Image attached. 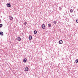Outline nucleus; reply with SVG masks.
<instances>
[{"label":"nucleus","mask_w":78,"mask_h":78,"mask_svg":"<svg viewBox=\"0 0 78 78\" xmlns=\"http://www.w3.org/2000/svg\"><path fill=\"white\" fill-rule=\"evenodd\" d=\"M7 6V7H9V8H10L11 7V4L9 3H8L6 4Z\"/></svg>","instance_id":"1"},{"label":"nucleus","mask_w":78,"mask_h":78,"mask_svg":"<svg viewBox=\"0 0 78 78\" xmlns=\"http://www.w3.org/2000/svg\"><path fill=\"white\" fill-rule=\"evenodd\" d=\"M42 27L43 29H45V24H43L42 25Z\"/></svg>","instance_id":"2"},{"label":"nucleus","mask_w":78,"mask_h":78,"mask_svg":"<svg viewBox=\"0 0 78 78\" xmlns=\"http://www.w3.org/2000/svg\"><path fill=\"white\" fill-rule=\"evenodd\" d=\"M17 41H21V38H20V37H18V39H17Z\"/></svg>","instance_id":"3"},{"label":"nucleus","mask_w":78,"mask_h":78,"mask_svg":"<svg viewBox=\"0 0 78 78\" xmlns=\"http://www.w3.org/2000/svg\"><path fill=\"white\" fill-rule=\"evenodd\" d=\"M9 19L10 20H12L13 19V17H12V16H9Z\"/></svg>","instance_id":"4"},{"label":"nucleus","mask_w":78,"mask_h":78,"mask_svg":"<svg viewBox=\"0 0 78 78\" xmlns=\"http://www.w3.org/2000/svg\"><path fill=\"white\" fill-rule=\"evenodd\" d=\"M59 44H62V40H60L59 42Z\"/></svg>","instance_id":"5"},{"label":"nucleus","mask_w":78,"mask_h":78,"mask_svg":"<svg viewBox=\"0 0 78 78\" xmlns=\"http://www.w3.org/2000/svg\"><path fill=\"white\" fill-rule=\"evenodd\" d=\"M29 40H31L32 39V36L31 35L29 36Z\"/></svg>","instance_id":"6"},{"label":"nucleus","mask_w":78,"mask_h":78,"mask_svg":"<svg viewBox=\"0 0 78 78\" xmlns=\"http://www.w3.org/2000/svg\"><path fill=\"white\" fill-rule=\"evenodd\" d=\"M27 58H24L23 60V62H27Z\"/></svg>","instance_id":"7"},{"label":"nucleus","mask_w":78,"mask_h":78,"mask_svg":"<svg viewBox=\"0 0 78 78\" xmlns=\"http://www.w3.org/2000/svg\"><path fill=\"white\" fill-rule=\"evenodd\" d=\"M25 71H28V67H26V68H25Z\"/></svg>","instance_id":"8"},{"label":"nucleus","mask_w":78,"mask_h":78,"mask_svg":"<svg viewBox=\"0 0 78 78\" xmlns=\"http://www.w3.org/2000/svg\"><path fill=\"white\" fill-rule=\"evenodd\" d=\"M0 34L1 36H3V32H1Z\"/></svg>","instance_id":"9"},{"label":"nucleus","mask_w":78,"mask_h":78,"mask_svg":"<svg viewBox=\"0 0 78 78\" xmlns=\"http://www.w3.org/2000/svg\"><path fill=\"white\" fill-rule=\"evenodd\" d=\"M48 27H49V28H50V27H51V25L50 24H48Z\"/></svg>","instance_id":"10"},{"label":"nucleus","mask_w":78,"mask_h":78,"mask_svg":"<svg viewBox=\"0 0 78 78\" xmlns=\"http://www.w3.org/2000/svg\"><path fill=\"white\" fill-rule=\"evenodd\" d=\"M34 34H37V31L34 30Z\"/></svg>","instance_id":"11"},{"label":"nucleus","mask_w":78,"mask_h":78,"mask_svg":"<svg viewBox=\"0 0 78 78\" xmlns=\"http://www.w3.org/2000/svg\"><path fill=\"white\" fill-rule=\"evenodd\" d=\"M3 27V24H0V28H2Z\"/></svg>","instance_id":"12"},{"label":"nucleus","mask_w":78,"mask_h":78,"mask_svg":"<svg viewBox=\"0 0 78 78\" xmlns=\"http://www.w3.org/2000/svg\"><path fill=\"white\" fill-rule=\"evenodd\" d=\"M54 24H55V25H56V22L55 21H54L53 22Z\"/></svg>","instance_id":"13"},{"label":"nucleus","mask_w":78,"mask_h":78,"mask_svg":"<svg viewBox=\"0 0 78 78\" xmlns=\"http://www.w3.org/2000/svg\"><path fill=\"white\" fill-rule=\"evenodd\" d=\"M76 63H78V59H76Z\"/></svg>","instance_id":"14"},{"label":"nucleus","mask_w":78,"mask_h":78,"mask_svg":"<svg viewBox=\"0 0 78 78\" xmlns=\"http://www.w3.org/2000/svg\"><path fill=\"white\" fill-rule=\"evenodd\" d=\"M70 12H73V10H72V9H71L70 10Z\"/></svg>","instance_id":"15"},{"label":"nucleus","mask_w":78,"mask_h":78,"mask_svg":"<svg viewBox=\"0 0 78 78\" xmlns=\"http://www.w3.org/2000/svg\"><path fill=\"white\" fill-rule=\"evenodd\" d=\"M61 9H62V8L61 7H60L59 8V10H61Z\"/></svg>","instance_id":"16"},{"label":"nucleus","mask_w":78,"mask_h":78,"mask_svg":"<svg viewBox=\"0 0 78 78\" xmlns=\"http://www.w3.org/2000/svg\"><path fill=\"white\" fill-rule=\"evenodd\" d=\"M76 22L78 23V20H76Z\"/></svg>","instance_id":"17"},{"label":"nucleus","mask_w":78,"mask_h":78,"mask_svg":"<svg viewBox=\"0 0 78 78\" xmlns=\"http://www.w3.org/2000/svg\"><path fill=\"white\" fill-rule=\"evenodd\" d=\"M24 23L25 25H27V22H25Z\"/></svg>","instance_id":"18"},{"label":"nucleus","mask_w":78,"mask_h":78,"mask_svg":"<svg viewBox=\"0 0 78 78\" xmlns=\"http://www.w3.org/2000/svg\"><path fill=\"white\" fill-rule=\"evenodd\" d=\"M1 22H2V21H1V20L0 19V23H1Z\"/></svg>","instance_id":"19"},{"label":"nucleus","mask_w":78,"mask_h":78,"mask_svg":"<svg viewBox=\"0 0 78 78\" xmlns=\"http://www.w3.org/2000/svg\"><path fill=\"white\" fill-rule=\"evenodd\" d=\"M22 34H23V33H22Z\"/></svg>","instance_id":"20"}]
</instances>
